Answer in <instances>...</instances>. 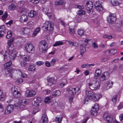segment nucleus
<instances>
[{"instance_id":"nucleus-8","label":"nucleus","mask_w":123,"mask_h":123,"mask_svg":"<svg viewBox=\"0 0 123 123\" xmlns=\"http://www.w3.org/2000/svg\"><path fill=\"white\" fill-rule=\"evenodd\" d=\"M93 7V5L91 1H89L87 2L86 5V9L89 13L92 12V8Z\"/></svg>"},{"instance_id":"nucleus-35","label":"nucleus","mask_w":123,"mask_h":123,"mask_svg":"<svg viewBox=\"0 0 123 123\" xmlns=\"http://www.w3.org/2000/svg\"><path fill=\"white\" fill-rule=\"evenodd\" d=\"M22 31H23V33L25 34L28 35L30 32V30L28 28H25L23 29Z\"/></svg>"},{"instance_id":"nucleus-20","label":"nucleus","mask_w":123,"mask_h":123,"mask_svg":"<svg viewBox=\"0 0 123 123\" xmlns=\"http://www.w3.org/2000/svg\"><path fill=\"white\" fill-rule=\"evenodd\" d=\"M12 62L11 61H9L5 63L4 65V67L5 70L6 69H9L8 68L10 67L12 65Z\"/></svg>"},{"instance_id":"nucleus-15","label":"nucleus","mask_w":123,"mask_h":123,"mask_svg":"<svg viewBox=\"0 0 123 123\" xmlns=\"http://www.w3.org/2000/svg\"><path fill=\"white\" fill-rule=\"evenodd\" d=\"M113 84V82L111 80H109L107 81L105 84V89L107 90L112 87Z\"/></svg>"},{"instance_id":"nucleus-47","label":"nucleus","mask_w":123,"mask_h":123,"mask_svg":"<svg viewBox=\"0 0 123 123\" xmlns=\"http://www.w3.org/2000/svg\"><path fill=\"white\" fill-rule=\"evenodd\" d=\"M94 5L95 8L101 5V2L99 1H96Z\"/></svg>"},{"instance_id":"nucleus-33","label":"nucleus","mask_w":123,"mask_h":123,"mask_svg":"<svg viewBox=\"0 0 123 123\" xmlns=\"http://www.w3.org/2000/svg\"><path fill=\"white\" fill-rule=\"evenodd\" d=\"M1 54L3 55L4 57V58H6V57H9V51L7 52L6 51L3 50L1 53Z\"/></svg>"},{"instance_id":"nucleus-12","label":"nucleus","mask_w":123,"mask_h":123,"mask_svg":"<svg viewBox=\"0 0 123 123\" xmlns=\"http://www.w3.org/2000/svg\"><path fill=\"white\" fill-rule=\"evenodd\" d=\"M36 93V92L34 90L27 91L25 93V95L27 97H31L34 96Z\"/></svg>"},{"instance_id":"nucleus-13","label":"nucleus","mask_w":123,"mask_h":123,"mask_svg":"<svg viewBox=\"0 0 123 123\" xmlns=\"http://www.w3.org/2000/svg\"><path fill=\"white\" fill-rule=\"evenodd\" d=\"M48 85L49 86H51L52 85H55L56 82V80L53 78H50L47 80Z\"/></svg>"},{"instance_id":"nucleus-6","label":"nucleus","mask_w":123,"mask_h":123,"mask_svg":"<svg viewBox=\"0 0 123 123\" xmlns=\"http://www.w3.org/2000/svg\"><path fill=\"white\" fill-rule=\"evenodd\" d=\"M68 91L69 94L73 95H74L76 93L77 95H78L80 92L79 88L77 87L74 88H70Z\"/></svg>"},{"instance_id":"nucleus-5","label":"nucleus","mask_w":123,"mask_h":123,"mask_svg":"<svg viewBox=\"0 0 123 123\" xmlns=\"http://www.w3.org/2000/svg\"><path fill=\"white\" fill-rule=\"evenodd\" d=\"M116 17L114 14L110 13L107 17V20L108 22L111 24H113L115 22Z\"/></svg>"},{"instance_id":"nucleus-25","label":"nucleus","mask_w":123,"mask_h":123,"mask_svg":"<svg viewBox=\"0 0 123 123\" xmlns=\"http://www.w3.org/2000/svg\"><path fill=\"white\" fill-rule=\"evenodd\" d=\"M41 98L40 97H37L34 98L33 100V102L35 103H36L37 105L41 101Z\"/></svg>"},{"instance_id":"nucleus-50","label":"nucleus","mask_w":123,"mask_h":123,"mask_svg":"<svg viewBox=\"0 0 123 123\" xmlns=\"http://www.w3.org/2000/svg\"><path fill=\"white\" fill-rule=\"evenodd\" d=\"M22 58L26 61H28L30 58V57L26 55H24L23 57Z\"/></svg>"},{"instance_id":"nucleus-46","label":"nucleus","mask_w":123,"mask_h":123,"mask_svg":"<svg viewBox=\"0 0 123 123\" xmlns=\"http://www.w3.org/2000/svg\"><path fill=\"white\" fill-rule=\"evenodd\" d=\"M92 46L94 49H97L98 47L97 43L95 42H93L92 44Z\"/></svg>"},{"instance_id":"nucleus-29","label":"nucleus","mask_w":123,"mask_h":123,"mask_svg":"<svg viewBox=\"0 0 123 123\" xmlns=\"http://www.w3.org/2000/svg\"><path fill=\"white\" fill-rule=\"evenodd\" d=\"M86 51V48L85 46H84L83 45H81L80 48V53L81 55H83L84 54Z\"/></svg>"},{"instance_id":"nucleus-21","label":"nucleus","mask_w":123,"mask_h":123,"mask_svg":"<svg viewBox=\"0 0 123 123\" xmlns=\"http://www.w3.org/2000/svg\"><path fill=\"white\" fill-rule=\"evenodd\" d=\"M12 94L14 97L17 98L20 97L21 96V94L20 92L15 90L13 91Z\"/></svg>"},{"instance_id":"nucleus-43","label":"nucleus","mask_w":123,"mask_h":123,"mask_svg":"<svg viewBox=\"0 0 123 123\" xmlns=\"http://www.w3.org/2000/svg\"><path fill=\"white\" fill-rule=\"evenodd\" d=\"M40 30V28L39 27H38L35 29V31L33 32V34L34 35V36H35L39 32Z\"/></svg>"},{"instance_id":"nucleus-42","label":"nucleus","mask_w":123,"mask_h":123,"mask_svg":"<svg viewBox=\"0 0 123 123\" xmlns=\"http://www.w3.org/2000/svg\"><path fill=\"white\" fill-rule=\"evenodd\" d=\"M111 3L113 6H116L119 4V2L116 0H114L111 1Z\"/></svg>"},{"instance_id":"nucleus-39","label":"nucleus","mask_w":123,"mask_h":123,"mask_svg":"<svg viewBox=\"0 0 123 123\" xmlns=\"http://www.w3.org/2000/svg\"><path fill=\"white\" fill-rule=\"evenodd\" d=\"M16 7L15 5L14 4L12 3L8 6V9L10 10H13Z\"/></svg>"},{"instance_id":"nucleus-57","label":"nucleus","mask_w":123,"mask_h":123,"mask_svg":"<svg viewBox=\"0 0 123 123\" xmlns=\"http://www.w3.org/2000/svg\"><path fill=\"white\" fill-rule=\"evenodd\" d=\"M40 0H30V1L32 3L35 4H37L38 3Z\"/></svg>"},{"instance_id":"nucleus-51","label":"nucleus","mask_w":123,"mask_h":123,"mask_svg":"<svg viewBox=\"0 0 123 123\" xmlns=\"http://www.w3.org/2000/svg\"><path fill=\"white\" fill-rule=\"evenodd\" d=\"M85 11L81 9L79 10L78 12V14L80 15H82L83 14H85Z\"/></svg>"},{"instance_id":"nucleus-11","label":"nucleus","mask_w":123,"mask_h":123,"mask_svg":"<svg viewBox=\"0 0 123 123\" xmlns=\"http://www.w3.org/2000/svg\"><path fill=\"white\" fill-rule=\"evenodd\" d=\"M102 96L100 94L94 93L91 98L95 102L98 100Z\"/></svg>"},{"instance_id":"nucleus-24","label":"nucleus","mask_w":123,"mask_h":123,"mask_svg":"<svg viewBox=\"0 0 123 123\" xmlns=\"http://www.w3.org/2000/svg\"><path fill=\"white\" fill-rule=\"evenodd\" d=\"M6 95L3 93V91L0 89V101H3L5 99Z\"/></svg>"},{"instance_id":"nucleus-49","label":"nucleus","mask_w":123,"mask_h":123,"mask_svg":"<svg viewBox=\"0 0 123 123\" xmlns=\"http://www.w3.org/2000/svg\"><path fill=\"white\" fill-rule=\"evenodd\" d=\"M12 36V33L11 31H9L7 32V34L6 36V38H10Z\"/></svg>"},{"instance_id":"nucleus-7","label":"nucleus","mask_w":123,"mask_h":123,"mask_svg":"<svg viewBox=\"0 0 123 123\" xmlns=\"http://www.w3.org/2000/svg\"><path fill=\"white\" fill-rule=\"evenodd\" d=\"M110 77L109 73L108 72H105L102 74L100 78V81H104L108 79Z\"/></svg>"},{"instance_id":"nucleus-19","label":"nucleus","mask_w":123,"mask_h":123,"mask_svg":"<svg viewBox=\"0 0 123 123\" xmlns=\"http://www.w3.org/2000/svg\"><path fill=\"white\" fill-rule=\"evenodd\" d=\"M28 17L27 15L23 14L21 16L20 20L21 22H23L26 21L28 20Z\"/></svg>"},{"instance_id":"nucleus-58","label":"nucleus","mask_w":123,"mask_h":123,"mask_svg":"<svg viewBox=\"0 0 123 123\" xmlns=\"http://www.w3.org/2000/svg\"><path fill=\"white\" fill-rule=\"evenodd\" d=\"M14 41V39L13 38H12L10 39L8 42V45H10L12 44V43Z\"/></svg>"},{"instance_id":"nucleus-62","label":"nucleus","mask_w":123,"mask_h":123,"mask_svg":"<svg viewBox=\"0 0 123 123\" xmlns=\"http://www.w3.org/2000/svg\"><path fill=\"white\" fill-rule=\"evenodd\" d=\"M65 85V83L63 82H62L60 83L59 85V86L61 88L62 87Z\"/></svg>"},{"instance_id":"nucleus-64","label":"nucleus","mask_w":123,"mask_h":123,"mask_svg":"<svg viewBox=\"0 0 123 123\" xmlns=\"http://www.w3.org/2000/svg\"><path fill=\"white\" fill-rule=\"evenodd\" d=\"M15 72H16L17 73H18L19 74H22V72L21 71V70L18 69H15Z\"/></svg>"},{"instance_id":"nucleus-17","label":"nucleus","mask_w":123,"mask_h":123,"mask_svg":"<svg viewBox=\"0 0 123 123\" xmlns=\"http://www.w3.org/2000/svg\"><path fill=\"white\" fill-rule=\"evenodd\" d=\"M6 32L5 27L4 25L0 26V37L3 36L4 34Z\"/></svg>"},{"instance_id":"nucleus-40","label":"nucleus","mask_w":123,"mask_h":123,"mask_svg":"<svg viewBox=\"0 0 123 123\" xmlns=\"http://www.w3.org/2000/svg\"><path fill=\"white\" fill-rule=\"evenodd\" d=\"M117 97V95H115L111 99V100L113 102L114 105H115L116 103Z\"/></svg>"},{"instance_id":"nucleus-54","label":"nucleus","mask_w":123,"mask_h":123,"mask_svg":"<svg viewBox=\"0 0 123 123\" xmlns=\"http://www.w3.org/2000/svg\"><path fill=\"white\" fill-rule=\"evenodd\" d=\"M63 1L62 0L61 1H55V5H62L63 4Z\"/></svg>"},{"instance_id":"nucleus-10","label":"nucleus","mask_w":123,"mask_h":123,"mask_svg":"<svg viewBox=\"0 0 123 123\" xmlns=\"http://www.w3.org/2000/svg\"><path fill=\"white\" fill-rule=\"evenodd\" d=\"M5 72L6 74H9L10 77L12 78V74L14 72H16L15 69L9 68L6 69L5 70Z\"/></svg>"},{"instance_id":"nucleus-36","label":"nucleus","mask_w":123,"mask_h":123,"mask_svg":"<svg viewBox=\"0 0 123 123\" xmlns=\"http://www.w3.org/2000/svg\"><path fill=\"white\" fill-rule=\"evenodd\" d=\"M92 109L91 111L92 115L94 116L96 115L97 114V111L98 110H97L96 109L94 108H92Z\"/></svg>"},{"instance_id":"nucleus-1","label":"nucleus","mask_w":123,"mask_h":123,"mask_svg":"<svg viewBox=\"0 0 123 123\" xmlns=\"http://www.w3.org/2000/svg\"><path fill=\"white\" fill-rule=\"evenodd\" d=\"M48 45L46 41L42 40L39 42V49L40 51L43 53H45L48 49Z\"/></svg>"},{"instance_id":"nucleus-26","label":"nucleus","mask_w":123,"mask_h":123,"mask_svg":"<svg viewBox=\"0 0 123 123\" xmlns=\"http://www.w3.org/2000/svg\"><path fill=\"white\" fill-rule=\"evenodd\" d=\"M36 68L34 64H31L28 68V70L31 72H33L35 70Z\"/></svg>"},{"instance_id":"nucleus-60","label":"nucleus","mask_w":123,"mask_h":123,"mask_svg":"<svg viewBox=\"0 0 123 123\" xmlns=\"http://www.w3.org/2000/svg\"><path fill=\"white\" fill-rule=\"evenodd\" d=\"M81 67L83 68H89L88 64H83L81 65Z\"/></svg>"},{"instance_id":"nucleus-38","label":"nucleus","mask_w":123,"mask_h":123,"mask_svg":"<svg viewBox=\"0 0 123 123\" xmlns=\"http://www.w3.org/2000/svg\"><path fill=\"white\" fill-rule=\"evenodd\" d=\"M28 27L30 28H32L34 25V22L32 21L28 22L27 23Z\"/></svg>"},{"instance_id":"nucleus-53","label":"nucleus","mask_w":123,"mask_h":123,"mask_svg":"<svg viewBox=\"0 0 123 123\" xmlns=\"http://www.w3.org/2000/svg\"><path fill=\"white\" fill-rule=\"evenodd\" d=\"M8 14L6 12V13H5L2 16V18L3 20L4 21L6 19L7 17Z\"/></svg>"},{"instance_id":"nucleus-59","label":"nucleus","mask_w":123,"mask_h":123,"mask_svg":"<svg viewBox=\"0 0 123 123\" xmlns=\"http://www.w3.org/2000/svg\"><path fill=\"white\" fill-rule=\"evenodd\" d=\"M92 108H94L96 109L97 110H98L99 109V107L98 106V105L97 104H96L95 105L93 106Z\"/></svg>"},{"instance_id":"nucleus-18","label":"nucleus","mask_w":123,"mask_h":123,"mask_svg":"<svg viewBox=\"0 0 123 123\" xmlns=\"http://www.w3.org/2000/svg\"><path fill=\"white\" fill-rule=\"evenodd\" d=\"M48 121V118L47 117L46 114L45 113L43 114L42 116V118L41 119V121L42 123H47Z\"/></svg>"},{"instance_id":"nucleus-31","label":"nucleus","mask_w":123,"mask_h":123,"mask_svg":"<svg viewBox=\"0 0 123 123\" xmlns=\"http://www.w3.org/2000/svg\"><path fill=\"white\" fill-rule=\"evenodd\" d=\"M61 95V92L59 90H56L53 92L52 95L54 97H57Z\"/></svg>"},{"instance_id":"nucleus-9","label":"nucleus","mask_w":123,"mask_h":123,"mask_svg":"<svg viewBox=\"0 0 123 123\" xmlns=\"http://www.w3.org/2000/svg\"><path fill=\"white\" fill-rule=\"evenodd\" d=\"M14 109V107L13 105H9L6 107L5 114H8L12 112Z\"/></svg>"},{"instance_id":"nucleus-52","label":"nucleus","mask_w":123,"mask_h":123,"mask_svg":"<svg viewBox=\"0 0 123 123\" xmlns=\"http://www.w3.org/2000/svg\"><path fill=\"white\" fill-rule=\"evenodd\" d=\"M75 30L74 29L71 28L69 29V32L70 33L71 35L74 34L75 33Z\"/></svg>"},{"instance_id":"nucleus-4","label":"nucleus","mask_w":123,"mask_h":123,"mask_svg":"<svg viewBox=\"0 0 123 123\" xmlns=\"http://www.w3.org/2000/svg\"><path fill=\"white\" fill-rule=\"evenodd\" d=\"M25 48L26 51L29 53L33 52L35 50V48L32 44L28 43L25 45Z\"/></svg>"},{"instance_id":"nucleus-27","label":"nucleus","mask_w":123,"mask_h":123,"mask_svg":"<svg viewBox=\"0 0 123 123\" xmlns=\"http://www.w3.org/2000/svg\"><path fill=\"white\" fill-rule=\"evenodd\" d=\"M36 14L35 11L34 10H31L28 13L29 16L31 18H33L35 17Z\"/></svg>"},{"instance_id":"nucleus-2","label":"nucleus","mask_w":123,"mask_h":123,"mask_svg":"<svg viewBox=\"0 0 123 123\" xmlns=\"http://www.w3.org/2000/svg\"><path fill=\"white\" fill-rule=\"evenodd\" d=\"M54 25L52 23L47 21L44 23L42 26L43 29L45 31H52L54 29Z\"/></svg>"},{"instance_id":"nucleus-61","label":"nucleus","mask_w":123,"mask_h":123,"mask_svg":"<svg viewBox=\"0 0 123 123\" xmlns=\"http://www.w3.org/2000/svg\"><path fill=\"white\" fill-rule=\"evenodd\" d=\"M48 8L47 7L44 8L43 9V11L44 13H45V14L46 13H47L48 12Z\"/></svg>"},{"instance_id":"nucleus-55","label":"nucleus","mask_w":123,"mask_h":123,"mask_svg":"<svg viewBox=\"0 0 123 123\" xmlns=\"http://www.w3.org/2000/svg\"><path fill=\"white\" fill-rule=\"evenodd\" d=\"M22 82L23 80L21 79H20L19 80H17L16 82V84L19 85V84L22 83Z\"/></svg>"},{"instance_id":"nucleus-23","label":"nucleus","mask_w":123,"mask_h":123,"mask_svg":"<svg viewBox=\"0 0 123 123\" xmlns=\"http://www.w3.org/2000/svg\"><path fill=\"white\" fill-rule=\"evenodd\" d=\"M16 52H9V57L11 59H14L16 56Z\"/></svg>"},{"instance_id":"nucleus-22","label":"nucleus","mask_w":123,"mask_h":123,"mask_svg":"<svg viewBox=\"0 0 123 123\" xmlns=\"http://www.w3.org/2000/svg\"><path fill=\"white\" fill-rule=\"evenodd\" d=\"M8 45L9 46L8 47V51L9 52H15L14 47L13 44Z\"/></svg>"},{"instance_id":"nucleus-41","label":"nucleus","mask_w":123,"mask_h":123,"mask_svg":"<svg viewBox=\"0 0 123 123\" xmlns=\"http://www.w3.org/2000/svg\"><path fill=\"white\" fill-rule=\"evenodd\" d=\"M78 34L80 36H82L84 35V30L81 29H80L78 30Z\"/></svg>"},{"instance_id":"nucleus-16","label":"nucleus","mask_w":123,"mask_h":123,"mask_svg":"<svg viewBox=\"0 0 123 123\" xmlns=\"http://www.w3.org/2000/svg\"><path fill=\"white\" fill-rule=\"evenodd\" d=\"M27 102L25 99H24L21 100L19 102L20 105L19 107L20 108L23 109V110L24 109L25 106L27 104Z\"/></svg>"},{"instance_id":"nucleus-45","label":"nucleus","mask_w":123,"mask_h":123,"mask_svg":"<svg viewBox=\"0 0 123 123\" xmlns=\"http://www.w3.org/2000/svg\"><path fill=\"white\" fill-rule=\"evenodd\" d=\"M24 4V2L23 1H20L18 4V7L19 8L23 7Z\"/></svg>"},{"instance_id":"nucleus-32","label":"nucleus","mask_w":123,"mask_h":123,"mask_svg":"<svg viewBox=\"0 0 123 123\" xmlns=\"http://www.w3.org/2000/svg\"><path fill=\"white\" fill-rule=\"evenodd\" d=\"M86 94L88 97L91 98L94 93L91 91L87 90L86 91Z\"/></svg>"},{"instance_id":"nucleus-30","label":"nucleus","mask_w":123,"mask_h":123,"mask_svg":"<svg viewBox=\"0 0 123 123\" xmlns=\"http://www.w3.org/2000/svg\"><path fill=\"white\" fill-rule=\"evenodd\" d=\"M117 52V51L115 49H112L110 50H107L105 52H108L110 53L109 55H114L116 54Z\"/></svg>"},{"instance_id":"nucleus-34","label":"nucleus","mask_w":123,"mask_h":123,"mask_svg":"<svg viewBox=\"0 0 123 123\" xmlns=\"http://www.w3.org/2000/svg\"><path fill=\"white\" fill-rule=\"evenodd\" d=\"M101 70L98 69L96 70L95 74V77H98L99 76L101 73Z\"/></svg>"},{"instance_id":"nucleus-63","label":"nucleus","mask_w":123,"mask_h":123,"mask_svg":"<svg viewBox=\"0 0 123 123\" xmlns=\"http://www.w3.org/2000/svg\"><path fill=\"white\" fill-rule=\"evenodd\" d=\"M88 97H87L84 100V103L86 104H87L88 101L89 100Z\"/></svg>"},{"instance_id":"nucleus-37","label":"nucleus","mask_w":123,"mask_h":123,"mask_svg":"<svg viewBox=\"0 0 123 123\" xmlns=\"http://www.w3.org/2000/svg\"><path fill=\"white\" fill-rule=\"evenodd\" d=\"M63 43L61 41H57L55 42V44H54L53 46L54 47L63 44Z\"/></svg>"},{"instance_id":"nucleus-28","label":"nucleus","mask_w":123,"mask_h":123,"mask_svg":"<svg viewBox=\"0 0 123 123\" xmlns=\"http://www.w3.org/2000/svg\"><path fill=\"white\" fill-rule=\"evenodd\" d=\"M62 116L59 115V116H57L55 119V121L56 123H60L62 120Z\"/></svg>"},{"instance_id":"nucleus-44","label":"nucleus","mask_w":123,"mask_h":123,"mask_svg":"<svg viewBox=\"0 0 123 123\" xmlns=\"http://www.w3.org/2000/svg\"><path fill=\"white\" fill-rule=\"evenodd\" d=\"M51 101V97H46L45 99L44 102L46 103H49Z\"/></svg>"},{"instance_id":"nucleus-14","label":"nucleus","mask_w":123,"mask_h":123,"mask_svg":"<svg viewBox=\"0 0 123 123\" xmlns=\"http://www.w3.org/2000/svg\"><path fill=\"white\" fill-rule=\"evenodd\" d=\"M105 120L107 122H111L113 120L112 116L110 115H107L106 114H104L103 116Z\"/></svg>"},{"instance_id":"nucleus-3","label":"nucleus","mask_w":123,"mask_h":123,"mask_svg":"<svg viewBox=\"0 0 123 123\" xmlns=\"http://www.w3.org/2000/svg\"><path fill=\"white\" fill-rule=\"evenodd\" d=\"M88 85L90 88L92 90H97L99 88L100 85L99 82L96 81L93 84L90 81L88 83Z\"/></svg>"},{"instance_id":"nucleus-48","label":"nucleus","mask_w":123,"mask_h":123,"mask_svg":"<svg viewBox=\"0 0 123 123\" xmlns=\"http://www.w3.org/2000/svg\"><path fill=\"white\" fill-rule=\"evenodd\" d=\"M96 10L98 11H102L103 9V7L101 5L95 8Z\"/></svg>"},{"instance_id":"nucleus-56","label":"nucleus","mask_w":123,"mask_h":123,"mask_svg":"<svg viewBox=\"0 0 123 123\" xmlns=\"http://www.w3.org/2000/svg\"><path fill=\"white\" fill-rule=\"evenodd\" d=\"M43 63V62L42 61H39L37 62L36 63V64L39 66H41L42 65Z\"/></svg>"}]
</instances>
